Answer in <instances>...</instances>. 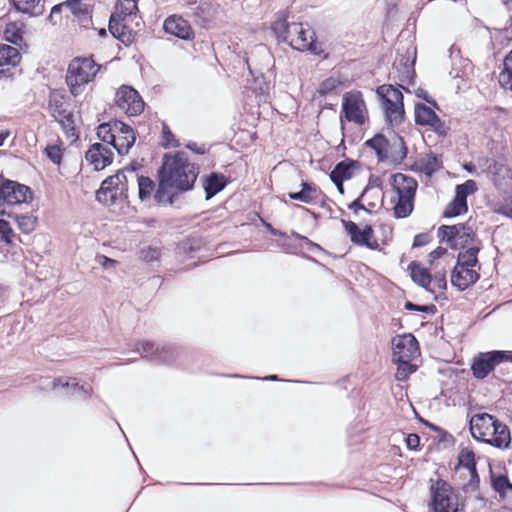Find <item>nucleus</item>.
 <instances>
[{"instance_id":"1","label":"nucleus","mask_w":512,"mask_h":512,"mask_svg":"<svg viewBox=\"0 0 512 512\" xmlns=\"http://www.w3.org/2000/svg\"><path fill=\"white\" fill-rule=\"evenodd\" d=\"M159 188L155 194L160 203H172L168 189L187 191L193 187L198 175V168L188 161L184 153L164 156L160 170Z\"/></svg>"},{"instance_id":"2","label":"nucleus","mask_w":512,"mask_h":512,"mask_svg":"<svg viewBox=\"0 0 512 512\" xmlns=\"http://www.w3.org/2000/svg\"><path fill=\"white\" fill-rule=\"evenodd\" d=\"M469 429L472 437L499 449H507L511 443L509 428L493 415L475 414L470 418Z\"/></svg>"},{"instance_id":"3","label":"nucleus","mask_w":512,"mask_h":512,"mask_svg":"<svg viewBox=\"0 0 512 512\" xmlns=\"http://www.w3.org/2000/svg\"><path fill=\"white\" fill-rule=\"evenodd\" d=\"M135 169L125 168L105 179L96 193V199L106 205L115 203L120 198H127L129 184H135Z\"/></svg>"},{"instance_id":"4","label":"nucleus","mask_w":512,"mask_h":512,"mask_svg":"<svg viewBox=\"0 0 512 512\" xmlns=\"http://www.w3.org/2000/svg\"><path fill=\"white\" fill-rule=\"evenodd\" d=\"M392 186L396 194L393 198L394 214L397 218H405L413 211L417 182L412 177L397 173L392 177Z\"/></svg>"},{"instance_id":"5","label":"nucleus","mask_w":512,"mask_h":512,"mask_svg":"<svg viewBox=\"0 0 512 512\" xmlns=\"http://www.w3.org/2000/svg\"><path fill=\"white\" fill-rule=\"evenodd\" d=\"M100 66L92 58H74L67 70L66 82L70 92L77 96L82 93L83 88L97 75Z\"/></svg>"},{"instance_id":"6","label":"nucleus","mask_w":512,"mask_h":512,"mask_svg":"<svg viewBox=\"0 0 512 512\" xmlns=\"http://www.w3.org/2000/svg\"><path fill=\"white\" fill-rule=\"evenodd\" d=\"M283 27V40L293 49L309 51L315 55L320 53L321 49L315 39V32L308 24L292 22L286 23Z\"/></svg>"},{"instance_id":"7","label":"nucleus","mask_w":512,"mask_h":512,"mask_svg":"<svg viewBox=\"0 0 512 512\" xmlns=\"http://www.w3.org/2000/svg\"><path fill=\"white\" fill-rule=\"evenodd\" d=\"M377 96L381 101L387 121L396 125L399 124L404 116L403 94L392 85H381L376 90Z\"/></svg>"},{"instance_id":"8","label":"nucleus","mask_w":512,"mask_h":512,"mask_svg":"<svg viewBox=\"0 0 512 512\" xmlns=\"http://www.w3.org/2000/svg\"><path fill=\"white\" fill-rule=\"evenodd\" d=\"M383 236L380 238L375 234L372 227V217L364 222H354V245L365 247L369 250L380 251L387 244L389 235L391 234L390 227L382 226Z\"/></svg>"},{"instance_id":"9","label":"nucleus","mask_w":512,"mask_h":512,"mask_svg":"<svg viewBox=\"0 0 512 512\" xmlns=\"http://www.w3.org/2000/svg\"><path fill=\"white\" fill-rule=\"evenodd\" d=\"M441 242L447 243L451 249H465L475 243V232L465 223L456 225H442L437 230Z\"/></svg>"},{"instance_id":"10","label":"nucleus","mask_w":512,"mask_h":512,"mask_svg":"<svg viewBox=\"0 0 512 512\" xmlns=\"http://www.w3.org/2000/svg\"><path fill=\"white\" fill-rule=\"evenodd\" d=\"M432 512H459L460 503L452 487L444 482L437 481L431 487Z\"/></svg>"},{"instance_id":"11","label":"nucleus","mask_w":512,"mask_h":512,"mask_svg":"<svg viewBox=\"0 0 512 512\" xmlns=\"http://www.w3.org/2000/svg\"><path fill=\"white\" fill-rule=\"evenodd\" d=\"M477 184L474 180H467L455 188V197L447 205L443 216L452 218L465 214L468 211L467 197L477 191Z\"/></svg>"},{"instance_id":"12","label":"nucleus","mask_w":512,"mask_h":512,"mask_svg":"<svg viewBox=\"0 0 512 512\" xmlns=\"http://www.w3.org/2000/svg\"><path fill=\"white\" fill-rule=\"evenodd\" d=\"M478 164L498 189L506 192L512 188V173L506 166L489 158L479 159Z\"/></svg>"},{"instance_id":"13","label":"nucleus","mask_w":512,"mask_h":512,"mask_svg":"<svg viewBox=\"0 0 512 512\" xmlns=\"http://www.w3.org/2000/svg\"><path fill=\"white\" fill-rule=\"evenodd\" d=\"M505 351L482 352L474 357L472 363L473 375L478 379L485 378L501 362L509 360Z\"/></svg>"},{"instance_id":"14","label":"nucleus","mask_w":512,"mask_h":512,"mask_svg":"<svg viewBox=\"0 0 512 512\" xmlns=\"http://www.w3.org/2000/svg\"><path fill=\"white\" fill-rule=\"evenodd\" d=\"M115 103L129 116H136L144 109L139 93L130 86H122L116 92Z\"/></svg>"},{"instance_id":"15","label":"nucleus","mask_w":512,"mask_h":512,"mask_svg":"<svg viewBox=\"0 0 512 512\" xmlns=\"http://www.w3.org/2000/svg\"><path fill=\"white\" fill-rule=\"evenodd\" d=\"M31 198L30 189L15 181L0 178V206L20 204Z\"/></svg>"},{"instance_id":"16","label":"nucleus","mask_w":512,"mask_h":512,"mask_svg":"<svg viewBox=\"0 0 512 512\" xmlns=\"http://www.w3.org/2000/svg\"><path fill=\"white\" fill-rule=\"evenodd\" d=\"M395 362L411 361L418 354V343L411 334L398 335L392 340Z\"/></svg>"},{"instance_id":"17","label":"nucleus","mask_w":512,"mask_h":512,"mask_svg":"<svg viewBox=\"0 0 512 512\" xmlns=\"http://www.w3.org/2000/svg\"><path fill=\"white\" fill-rule=\"evenodd\" d=\"M381 191L377 187H366L359 198L354 200V215L359 217L360 214L372 217L371 210L380 206Z\"/></svg>"},{"instance_id":"18","label":"nucleus","mask_w":512,"mask_h":512,"mask_svg":"<svg viewBox=\"0 0 512 512\" xmlns=\"http://www.w3.org/2000/svg\"><path fill=\"white\" fill-rule=\"evenodd\" d=\"M415 122L418 125L430 127L440 135H445L447 132L445 123L436 115L431 107L425 104L415 105Z\"/></svg>"},{"instance_id":"19","label":"nucleus","mask_w":512,"mask_h":512,"mask_svg":"<svg viewBox=\"0 0 512 512\" xmlns=\"http://www.w3.org/2000/svg\"><path fill=\"white\" fill-rule=\"evenodd\" d=\"M85 157L95 170H102L112 163L113 152L107 145L95 143L88 149Z\"/></svg>"},{"instance_id":"20","label":"nucleus","mask_w":512,"mask_h":512,"mask_svg":"<svg viewBox=\"0 0 512 512\" xmlns=\"http://www.w3.org/2000/svg\"><path fill=\"white\" fill-rule=\"evenodd\" d=\"M479 279L476 270L462 266H455L451 273V283L459 290H465Z\"/></svg>"},{"instance_id":"21","label":"nucleus","mask_w":512,"mask_h":512,"mask_svg":"<svg viewBox=\"0 0 512 512\" xmlns=\"http://www.w3.org/2000/svg\"><path fill=\"white\" fill-rule=\"evenodd\" d=\"M385 150L382 161H388L394 164L401 163L407 154V148L403 139L397 135L388 139V145Z\"/></svg>"},{"instance_id":"22","label":"nucleus","mask_w":512,"mask_h":512,"mask_svg":"<svg viewBox=\"0 0 512 512\" xmlns=\"http://www.w3.org/2000/svg\"><path fill=\"white\" fill-rule=\"evenodd\" d=\"M163 28L165 32L181 39H189L192 35V29L189 23L177 15L169 16L164 21Z\"/></svg>"},{"instance_id":"23","label":"nucleus","mask_w":512,"mask_h":512,"mask_svg":"<svg viewBox=\"0 0 512 512\" xmlns=\"http://www.w3.org/2000/svg\"><path fill=\"white\" fill-rule=\"evenodd\" d=\"M115 141L111 145L120 154L125 155L135 142V135L132 128L123 123L120 131L115 132Z\"/></svg>"},{"instance_id":"24","label":"nucleus","mask_w":512,"mask_h":512,"mask_svg":"<svg viewBox=\"0 0 512 512\" xmlns=\"http://www.w3.org/2000/svg\"><path fill=\"white\" fill-rule=\"evenodd\" d=\"M352 164L342 161L330 173V179L336 185L340 194L344 193L343 181L349 180L352 177Z\"/></svg>"},{"instance_id":"25","label":"nucleus","mask_w":512,"mask_h":512,"mask_svg":"<svg viewBox=\"0 0 512 512\" xmlns=\"http://www.w3.org/2000/svg\"><path fill=\"white\" fill-rule=\"evenodd\" d=\"M411 271L412 280L419 286L425 288L429 292H434L433 288H430L432 276L429 270L422 265L412 262L409 265Z\"/></svg>"},{"instance_id":"26","label":"nucleus","mask_w":512,"mask_h":512,"mask_svg":"<svg viewBox=\"0 0 512 512\" xmlns=\"http://www.w3.org/2000/svg\"><path fill=\"white\" fill-rule=\"evenodd\" d=\"M122 127L123 122L117 120L103 123L98 126L97 135L108 146L111 145L112 141H115L114 133L120 131Z\"/></svg>"},{"instance_id":"27","label":"nucleus","mask_w":512,"mask_h":512,"mask_svg":"<svg viewBox=\"0 0 512 512\" xmlns=\"http://www.w3.org/2000/svg\"><path fill=\"white\" fill-rule=\"evenodd\" d=\"M479 251L480 247L478 245L474 244L468 246L465 251L458 254L457 263L455 266H462L473 269L478 263L477 255Z\"/></svg>"},{"instance_id":"28","label":"nucleus","mask_w":512,"mask_h":512,"mask_svg":"<svg viewBox=\"0 0 512 512\" xmlns=\"http://www.w3.org/2000/svg\"><path fill=\"white\" fill-rule=\"evenodd\" d=\"M369 121L368 110L361 93L354 91V124L365 125Z\"/></svg>"},{"instance_id":"29","label":"nucleus","mask_w":512,"mask_h":512,"mask_svg":"<svg viewBox=\"0 0 512 512\" xmlns=\"http://www.w3.org/2000/svg\"><path fill=\"white\" fill-rule=\"evenodd\" d=\"M62 127L67 138L75 141L78 138L77 129L75 126L74 116L71 111H67L55 119Z\"/></svg>"},{"instance_id":"30","label":"nucleus","mask_w":512,"mask_h":512,"mask_svg":"<svg viewBox=\"0 0 512 512\" xmlns=\"http://www.w3.org/2000/svg\"><path fill=\"white\" fill-rule=\"evenodd\" d=\"M21 60V55L17 48L0 44V66H16Z\"/></svg>"},{"instance_id":"31","label":"nucleus","mask_w":512,"mask_h":512,"mask_svg":"<svg viewBox=\"0 0 512 512\" xmlns=\"http://www.w3.org/2000/svg\"><path fill=\"white\" fill-rule=\"evenodd\" d=\"M498 80L505 90L512 92V50L504 59L503 69L499 74Z\"/></svg>"},{"instance_id":"32","label":"nucleus","mask_w":512,"mask_h":512,"mask_svg":"<svg viewBox=\"0 0 512 512\" xmlns=\"http://www.w3.org/2000/svg\"><path fill=\"white\" fill-rule=\"evenodd\" d=\"M317 189L307 182L301 183V190L299 192H289L290 199L297 200L303 203H310L316 198Z\"/></svg>"},{"instance_id":"33","label":"nucleus","mask_w":512,"mask_h":512,"mask_svg":"<svg viewBox=\"0 0 512 512\" xmlns=\"http://www.w3.org/2000/svg\"><path fill=\"white\" fill-rule=\"evenodd\" d=\"M17 11L28 15H39L43 12L40 0H12Z\"/></svg>"},{"instance_id":"34","label":"nucleus","mask_w":512,"mask_h":512,"mask_svg":"<svg viewBox=\"0 0 512 512\" xmlns=\"http://www.w3.org/2000/svg\"><path fill=\"white\" fill-rule=\"evenodd\" d=\"M225 187V179L223 176L217 174H211L208 178H206L204 183V189L206 192V198L210 199L212 196L216 195Z\"/></svg>"},{"instance_id":"35","label":"nucleus","mask_w":512,"mask_h":512,"mask_svg":"<svg viewBox=\"0 0 512 512\" xmlns=\"http://www.w3.org/2000/svg\"><path fill=\"white\" fill-rule=\"evenodd\" d=\"M459 465L468 470L471 478L477 477L475 454L469 448H463L458 456Z\"/></svg>"},{"instance_id":"36","label":"nucleus","mask_w":512,"mask_h":512,"mask_svg":"<svg viewBox=\"0 0 512 512\" xmlns=\"http://www.w3.org/2000/svg\"><path fill=\"white\" fill-rule=\"evenodd\" d=\"M136 11L137 3L135 0H118L113 13L124 19L126 16L132 15Z\"/></svg>"},{"instance_id":"37","label":"nucleus","mask_w":512,"mask_h":512,"mask_svg":"<svg viewBox=\"0 0 512 512\" xmlns=\"http://www.w3.org/2000/svg\"><path fill=\"white\" fill-rule=\"evenodd\" d=\"M135 183H137L138 187V196L144 201L148 199L154 189L153 181L148 177H139L137 175V179H135Z\"/></svg>"},{"instance_id":"38","label":"nucleus","mask_w":512,"mask_h":512,"mask_svg":"<svg viewBox=\"0 0 512 512\" xmlns=\"http://www.w3.org/2000/svg\"><path fill=\"white\" fill-rule=\"evenodd\" d=\"M366 145L371 147L376 152L379 160L382 161L386 146L388 145V139L381 134H377L371 139H368Z\"/></svg>"},{"instance_id":"39","label":"nucleus","mask_w":512,"mask_h":512,"mask_svg":"<svg viewBox=\"0 0 512 512\" xmlns=\"http://www.w3.org/2000/svg\"><path fill=\"white\" fill-rule=\"evenodd\" d=\"M49 111L54 119L68 111L67 105L62 96L54 95L49 100Z\"/></svg>"},{"instance_id":"40","label":"nucleus","mask_w":512,"mask_h":512,"mask_svg":"<svg viewBox=\"0 0 512 512\" xmlns=\"http://www.w3.org/2000/svg\"><path fill=\"white\" fill-rule=\"evenodd\" d=\"M137 350L141 354H143L144 357L149 356L150 354H152L155 351L159 354V356L157 357L159 360L167 361L169 359V357L166 355L167 351H166L165 347H162L161 351H160L159 347L155 348L154 344L151 342L144 341V342L140 343V346L137 348Z\"/></svg>"},{"instance_id":"41","label":"nucleus","mask_w":512,"mask_h":512,"mask_svg":"<svg viewBox=\"0 0 512 512\" xmlns=\"http://www.w3.org/2000/svg\"><path fill=\"white\" fill-rule=\"evenodd\" d=\"M4 38L12 44H19L22 41L21 30L14 22L8 23L4 29Z\"/></svg>"},{"instance_id":"42","label":"nucleus","mask_w":512,"mask_h":512,"mask_svg":"<svg viewBox=\"0 0 512 512\" xmlns=\"http://www.w3.org/2000/svg\"><path fill=\"white\" fill-rule=\"evenodd\" d=\"M16 222L19 229L25 233H31L36 227V218L31 215L16 216Z\"/></svg>"},{"instance_id":"43","label":"nucleus","mask_w":512,"mask_h":512,"mask_svg":"<svg viewBox=\"0 0 512 512\" xmlns=\"http://www.w3.org/2000/svg\"><path fill=\"white\" fill-rule=\"evenodd\" d=\"M64 149L58 144H49L46 146L45 155L56 165H60L62 161Z\"/></svg>"},{"instance_id":"44","label":"nucleus","mask_w":512,"mask_h":512,"mask_svg":"<svg viewBox=\"0 0 512 512\" xmlns=\"http://www.w3.org/2000/svg\"><path fill=\"white\" fill-rule=\"evenodd\" d=\"M447 281H446V272L439 271L434 274L432 277L430 288L434 289L433 294H436L437 290L442 294L444 290H446Z\"/></svg>"},{"instance_id":"45","label":"nucleus","mask_w":512,"mask_h":512,"mask_svg":"<svg viewBox=\"0 0 512 512\" xmlns=\"http://www.w3.org/2000/svg\"><path fill=\"white\" fill-rule=\"evenodd\" d=\"M411 361L406 362H397V370L395 373V377L398 381H405L410 374L415 371V366L410 364Z\"/></svg>"},{"instance_id":"46","label":"nucleus","mask_w":512,"mask_h":512,"mask_svg":"<svg viewBox=\"0 0 512 512\" xmlns=\"http://www.w3.org/2000/svg\"><path fill=\"white\" fill-rule=\"evenodd\" d=\"M61 388H71L73 392L82 390L83 388L79 386L78 382L75 378L67 379V378H57L53 381V388L56 389L57 387Z\"/></svg>"},{"instance_id":"47","label":"nucleus","mask_w":512,"mask_h":512,"mask_svg":"<svg viewBox=\"0 0 512 512\" xmlns=\"http://www.w3.org/2000/svg\"><path fill=\"white\" fill-rule=\"evenodd\" d=\"M0 233H2L0 241H3L7 245L11 246L13 244L14 231L11 228L9 222L0 220Z\"/></svg>"},{"instance_id":"48","label":"nucleus","mask_w":512,"mask_h":512,"mask_svg":"<svg viewBox=\"0 0 512 512\" xmlns=\"http://www.w3.org/2000/svg\"><path fill=\"white\" fill-rule=\"evenodd\" d=\"M124 19L120 16H116V14L112 13L110 20H109V30L115 37H120L122 34V28L121 22Z\"/></svg>"},{"instance_id":"49","label":"nucleus","mask_w":512,"mask_h":512,"mask_svg":"<svg viewBox=\"0 0 512 512\" xmlns=\"http://www.w3.org/2000/svg\"><path fill=\"white\" fill-rule=\"evenodd\" d=\"M162 141V145L166 148L178 146V141L174 138V135L166 124H163L162 128Z\"/></svg>"},{"instance_id":"50","label":"nucleus","mask_w":512,"mask_h":512,"mask_svg":"<svg viewBox=\"0 0 512 512\" xmlns=\"http://www.w3.org/2000/svg\"><path fill=\"white\" fill-rule=\"evenodd\" d=\"M494 489L500 494H505L507 490H512V484H510L507 478L500 476L493 480Z\"/></svg>"},{"instance_id":"51","label":"nucleus","mask_w":512,"mask_h":512,"mask_svg":"<svg viewBox=\"0 0 512 512\" xmlns=\"http://www.w3.org/2000/svg\"><path fill=\"white\" fill-rule=\"evenodd\" d=\"M337 84H338V82L334 78L326 79L325 81H323L320 84L318 92L321 95H325V94L329 93L330 91L334 90L337 87Z\"/></svg>"},{"instance_id":"52","label":"nucleus","mask_w":512,"mask_h":512,"mask_svg":"<svg viewBox=\"0 0 512 512\" xmlns=\"http://www.w3.org/2000/svg\"><path fill=\"white\" fill-rule=\"evenodd\" d=\"M160 256V250L158 248L149 247L142 251V258L146 262H151L158 259Z\"/></svg>"},{"instance_id":"53","label":"nucleus","mask_w":512,"mask_h":512,"mask_svg":"<svg viewBox=\"0 0 512 512\" xmlns=\"http://www.w3.org/2000/svg\"><path fill=\"white\" fill-rule=\"evenodd\" d=\"M405 308L408 310H416V311L426 312V313H434L436 310L434 305L419 306V305H415L411 302H406Z\"/></svg>"},{"instance_id":"54","label":"nucleus","mask_w":512,"mask_h":512,"mask_svg":"<svg viewBox=\"0 0 512 512\" xmlns=\"http://www.w3.org/2000/svg\"><path fill=\"white\" fill-rule=\"evenodd\" d=\"M407 448L410 450H416L420 443V438L417 434H408L405 437Z\"/></svg>"},{"instance_id":"55","label":"nucleus","mask_w":512,"mask_h":512,"mask_svg":"<svg viewBox=\"0 0 512 512\" xmlns=\"http://www.w3.org/2000/svg\"><path fill=\"white\" fill-rule=\"evenodd\" d=\"M344 117L348 121H352V104L350 102L349 93H346L343 102Z\"/></svg>"},{"instance_id":"56","label":"nucleus","mask_w":512,"mask_h":512,"mask_svg":"<svg viewBox=\"0 0 512 512\" xmlns=\"http://www.w3.org/2000/svg\"><path fill=\"white\" fill-rule=\"evenodd\" d=\"M447 253V249L446 248H443V247H437L435 250H433L430 254H429V259H430V262H433L439 258H441L442 256H444L445 254Z\"/></svg>"},{"instance_id":"57","label":"nucleus","mask_w":512,"mask_h":512,"mask_svg":"<svg viewBox=\"0 0 512 512\" xmlns=\"http://www.w3.org/2000/svg\"><path fill=\"white\" fill-rule=\"evenodd\" d=\"M64 3V7L69 8L73 14H77L79 12V0H67Z\"/></svg>"},{"instance_id":"58","label":"nucleus","mask_w":512,"mask_h":512,"mask_svg":"<svg viewBox=\"0 0 512 512\" xmlns=\"http://www.w3.org/2000/svg\"><path fill=\"white\" fill-rule=\"evenodd\" d=\"M99 263L105 269L112 268V267H114L116 265V261L115 260H113L111 258H108L106 256H100L99 257Z\"/></svg>"},{"instance_id":"59","label":"nucleus","mask_w":512,"mask_h":512,"mask_svg":"<svg viewBox=\"0 0 512 512\" xmlns=\"http://www.w3.org/2000/svg\"><path fill=\"white\" fill-rule=\"evenodd\" d=\"M436 166H437V160L435 157H432L431 159L428 160V163L425 167L426 173L431 174L432 172H434L436 170Z\"/></svg>"},{"instance_id":"60","label":"nucleus","mask_w":512,"mask_h":512,"mask_svg":"<svg viewBox=\"0 0 512 512\" xmlns=\"http://www.w3.org/2000/svg\"><path fill=\"white\" fill-rule=\"evenodd\" d=\"M426 243H427V237L425 235H417L414 238L413 246H415V247L423 246Z\"/></svg>"},{"instance_id":"61","label":"nucleus","mask_w":512,"mask_h":512,"mask_svg":"<svg viewBox=\"0 0 512 512\" xmlns=\"http://www.w3.org/2000/svg\"><path fill=\"white\" fill-rule=\"evenodd\" d=\"M499 213L512 219V205H506L501 207Z\"/></svg>"},{"instance_id":"62","label":"nucleus","mask_w":512,"mask_h":512,"mask_svg":"<svg viewBox=\"0 0 512 512\" xmlns=\"http://www.w3.org/2000/svg\"><path fill=\"white\" fill-rule=\"evenodd\" d=\"M463 167H464V169H465L467 172H469V173H471V174H474V173L476 172V166H475V164H473V163H466V164H464V166H463Z\"/></svg>"},{"instance_id":"63","label":"nucleus","mask_w":512,"mask_h":512,"mask_svg":"<svg viewBox=\"0 0 512 512\" xmlns=\"http://www.w3.org/2000/svg\"><path fill=\"white\" fill-rule=\"evenodd\" d=\"M187 148L190 149V150H193L195 151L196 153L198 154H204L205 150L203 148H199L197 149L196 148V144L195 143H190L187 145Z\"/></svg>"},{"instance_id":"64","label":"nucleus","mask_w":512,"mask_h":512,"mask_svg":"<svg viewBox=\"0 0 512 512\" xmlns=\"http://www.w3.org/2000/svg\"><path fill=\"white\" fill-rule=\"evenodd\" d=\"M64 7V3H60L58 5H55L51 10V16L55 13L60 12V10Z\"/></svg>"}]
</instances>
